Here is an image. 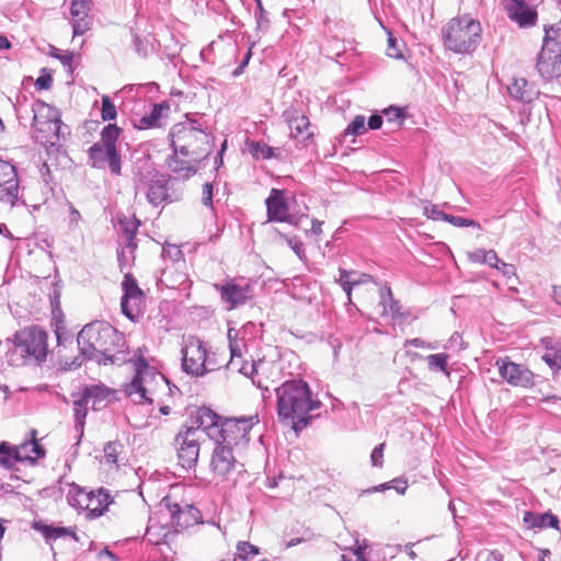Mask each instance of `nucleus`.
I'll return each mask as SVG.
<instances>
[{
    "instance_id": "1",
    "label": "nucleus",
    "mask_w": 561,
    "mask_h": 561,
    "mask_svg": "<svg viewBox=\"0 0 561 561\" xmlns=\"http://www.w3.org/2000/svg\"><path fill=\"white\" fill-rule=\"evenodd\" d=\"M277 397V414L280 420H290L293 430L299 432L310 420L308 413L320 407L312 400L309 385L302 379H291L275 388Z\"/></svg>"
},
{
    "instance_id": "2",
    "label": "nucleus",
    "mask_w": 561,
    "mask_h": 561,
    "mask_svg": "<svg viewBox=\"0 0 561 561\" xmlns=\"http://www.w3.org/2000/svg\"><path fill=\"white\" fill-rule=\"evenodd\" d=\"M80 355L98 363H113L124 345V336L105 321H94L83 327L77 337Z\"/></svg>"
},
{
    "instance_id": "3",
    "label": "nucleus",
    "mask_w": 561,
    "mask_h": 561,
    "mask_svg": "<svg viewBox=\"0 0 561 561\" xmlns=\"http://www.w3.org/2000/svg\"><path fill=\"white\" fill-rule=\"evenodd\" d=\"M169 138L175 153L192 157L194 161L206 159L214 146V138L208 133L206 123L201 118H191L188 115L185 121L171 127Z\"/></svg>"
},
{
    "instance_id": "4",
    "label": "nucleus",
    "mask_w": 561,
    "mask_h": 561,
    "mask_svg": "<svg viewBox=\"0 0 561 561\" xmlns=\"http://www.w3.org/2000/svg\"><path fill=\"white\" fill-rule=\"evenodd\" d=\"M481 34L480 22L470 15L454 18L442 28L445 47L457 54H469L476 50L480 44Z\"/></svg>"
},
{
    "instance_id": "5",
    "label": "nucleus",
    "mask_w": 561,
    "mask_h": 561,
    "mask_svg": "<svg viewBox=\"0 0 561 561\" xmlns=\"http://www.w3.org/2000/svg\"><path fill=\"white\" fill-rule=\"evenodd\" d=\"M122 129L116 124H107L101 131V139L88 150L89 164L94 169L108 167L114 175L122 173V157L117 141Z\"/></svg>"
},
{
    "instance_id": "6",
    "label": "nucleus",
    "mask_w": 561,
    "mask_h": 561,
    "mask_svg": "<svg viewBox=\"0 0 561 561\" xmlns=\"http://www.w3.org/2000/svg\"><path fill=\"white\" fill-rule=\"evenodd\" d=\"M536 68L545 80L561 77V22L545 26V37Z\"/></svg>"
},
{
    "instance_id": "7",
    "label": "nucleus",
    "mask_w": 561,
    "mask_h": 561,
    "mask_svg": "<svg viewBox=\"0 0 561 561\" xmlns=\"http://www.w3.org/2000/svg\"><path fill=\"white\" fill-rule=\"evenodd\" d=\"M14 351L25 360L41 364L48 355V334L37 325L25 327L13 335Z\"/></svg>"
},
{
    "instance_id": "8",
    "label": "nucleus",
    "mask_w": 561,
    "mask_h": 561,
    "mask_svg": "<svg viewBox=\"0 0 561 561\" xmlns=\"http://www.w3.org/2000/svg\"><path fill=\"white\" fill-rule=\"evenodd\" d=\"M169 385V380L149 364L140 358L136 363V375L129 383L125 385V393L135 403L152 402L148 397L154 391L153 385Z\"/></svg>"
},
{
    "instance_id": "9",
    "label": "nucleus",
    "mask_w": 561,
    "mask_h": 561,
    "mask_svg": "<svg viewBox=\"0 0 561 561\" xmlns=\"http://www.w3.org/2000/svg\"><path fill=\"white\" fill-rule=\"evenodd\" d=\"M69 486L68 503L76 508L87 511L90 517L101 516L112 503L110 492L103 488L87 492L75 483Z\"/></svg>"
},
{
    "instance_id": "10",
    "label": "nucleus",
    "mask_w": 561,
    "mask_h": 561,
    "mask_svg": "<svg viewBox=\"0 0 561 561\" xmlns=\"http://www.w3.org/2000/svg\"><path fill=\"white\" fill-rule=\"evenodd\" d=\"M243 463L234 455V449L227 445H217L211 453L210 472L217 482L236 483L238 476L244 471Z\"/></svg>"
},
{
    "instance_id": "11",
    "label": "nucleus",
    "mask_w": 561,
    "mask_h": 561,
    "mask_svg": "<svg viewBox=\"0 0 561 561\" xmlns=\"http://www.w3.org/2000/svg\"><path fill=\"white\" fill-rule=\"evenodd\" d=\"M257 423V416L241 419H225L221 422L220 433L215 439L217 445H227L231 449L244 447L250 440V432Z\"/></svg>"
},
{
    "instance_id": "12",
    "label": "nucleus",
    "mask_w": 561,
    "mask_h": 561,
    "mask_svg": "<svg viewBox=\"0 0 561 561\" xmlns=\"http://www.w3.org/2000/svg\"><path fill=\"white\" fill-rule=\"evenodd\" d=\"M150 168H147L146 174L141 170H138L135 173V182L137 190L140 188V185L147 186L146 197L152 206L157 207L165 203H172L179 198L178 196L173 197L169 192V179L158 173L152 176H150Z\"/></svg>"
},
{
    "instance_id": "13",
    "label": "nucleus",
    "mask_w": 561,
    "mask_h": 561,
    "mask_svg": "<svg viewBox=\"0 0 561 561\" xmlns=\"http://www.w3.org/2000/svg\"><path fill=\"white\" fill-rule=\"evenodd\" d=\"M201 431L193 426L181 430L174 437L179 463L184 469L196 466L201 449Z\"/></svg>"
},
{
    "instance_id": "14",
    "label": "nucleus",
    "mask_w": 561,
    "mask_h": 561,
    "mask_svg": "<svg viewBox=\"0 0 561 561\" xmlns=\"http://www.w3.org/2000/svg\"><path fill=\"white\" fill-rule=\"evenodd\" d=\"M122 289L124 291L121 300L122 312L131 321H136L142 313L145 294L130 273L125 274Z\"/></svg>"
},
{
    "instance_id": "15",
    "label": "nucleus",
    "mask_w": 561,
    "mask_h": 561,
    "mask_svg": "<svg viewBox=\"0 0 561 561\" xmlns=\"http://www.w3.org/2000/svg\"><path fill=\"white\" fill-rule=\"evenodd\" d=\"M207 352L203 342L198 339H191L182 348V366L185 373L192 376H203L214 368L207 367Z\"/></svg>"
},
{
    "instance_id": "16",
    "label": "nucleus",
    "mask_w": 561,
    "mask_h": 561,
    "mask_svg": "<svg viewBox=\"0 0 561 561\" xmlns=\"http://www.w3.org/2000/svg\"><path fill=\"white\" fill-rule=\"evenodd\" d=\"M214 287L219 291L222 302L228 305V310L244 305L252 297L251 285L241 279L233 278L225 284H215Z\"/></svg>"
},
{
    "instance_id": "17",
    "label": "nucleus",
    "mask_w": 561,
    "mask_h": 561,
    "mask_svg": "<svg viewBox=\"0 0 561 561\" xmlns=\"http://www.w3.org/2000/svg\"><path fill=\"white\" fill-rule=\"evenodd\" d=\"M267 222H286L297 225V218L290 214L289 205L285 197V191L272 188L265 199Z\"/></svg>"
},
{
    "instance_id": "18",
    "label": "nucleus",
    "mask_w": 561,
    "mask_h": 561,
    "mask_svg": "<svg viewBox=\"0 0 561 561\" xmlns=\"http://www.w3.org/2000/svg\"><path fill=\"white\" fill-rule=\"evenodd\" d=\"M496 366L500 376L511 386L529 388L534 385V374L524 365L511 362L507 357L499 358Z\"/></svg>"
},
{
    "instance_id": "19",
    "label": "nucleus",
    "mask_w": 561,
    "mask_h": 561,
    "mask_svg": "<svg viewBox=\"0 0 561 561\" xmlns=\"http://www.w3.org/2000/svg\"><path fill=\"white\" fill-rule=\"evenodd\" d=\"M19 178L16 169L0 159V202L14 206L19 199Z\"/></svg>"
},
{
    "instance_id": "20",
    "label": "nucleus",
    "mask_w": 561,
    "mask_h": 561,
    "mask_svg": "<svg viewBox=\"0 0 561 561\" xmlns=\"http://www.w3.org/2000/svg\"><path fill=\"white\" fill-rule=\"evenodd\" d=\"M91 0H70V24L73 36L87 33L92 24Z\"/></svg>"
},
{
    "instance_id": "21",
    "label": "nucleus",
    "mask_w": 561,
    "mask_h": 561,
    "mask_svg": "<svg viewBox=\"0 0 561 561\" xmlns=\"http://www.w3.org/2000/svg\"><path fill=\"white\" fill-rule=\"evenodd\" d=\"M504 7L508 18L520 27H529L536 24L537 12L527 0H504Z\"/></svg>"
},
{
    "instance_id": "22",
    "label": "nucleus",
    "mask_w": 561,
    "mask_h": 561,
    "mask_svg": "<svg viewBox=\"0 0 561 561\" xmlns=\"http://www.w3.org/2000/svg\"><path fill=\"white\" fill-rule=\"evenodd\" d=\"M171 514L172 524L176 531H182L188 527L202 523L201 512L193 505L185 504L181 506L178 503L168 505Z\"/></svg>"
},
{
    "instance_id": "23",
    "label": "nucleus",
    "mask_w": 561,
    "mask_h": 561,
    "mask_svg": "<svg viewBox=\"0 0 561 561\" xmlns=\"http://www.w3.org/2000/svg\"><path fill=\"white\" fill-rule=\"evenodd\" d=\"M224 420L225 419L219 416L209 408L203 407L199 408L196 412L194 421L196 426L193 427L201 431V438L203 437V435H207L211 440L215 442L216 437H218L220 433L219 430L221 427V422H224Z\"/></svg>"
},
{
    "instance_id": "24",
    "label": "nucleus",
    "mask_w": 561,
    "mask_h": 561,
    "mask_svg": "<svg viewBox=\"0 0 561 561\" xmlns=\"http://www.w3.org/2000/svg\"><path fill=\"white\" fill-rule=\"evenodd\" d=\"M27 435L28 438L25 442L21 443L19 446L13 447L12 459L16 461L27 460L34 462L37 459L45 457V449L36 439L37 431L31 430Z\"/></svg>"
},
{
    "instance_id": "25",
    "label": "nucleus",
    "mask_w": 561,
    "mask_h": 561,
    "mask_svg": "<svg viewBox=\"0 0 561 561\" xmlns=\"http://www.w3.org/2000/svg\"><path fill=\"white\" fill-rule=\"evenodd\" d=\"M507 91L513 99L522 103H531L540 94L536 84L525 78H514L507 85Z\"/></svg>"
},
{
    "instance_id": "26",
    "label": "nucleus",
    "mask_w": 561,
    "mask_h": 561,
    "mask_svg": "<svg viewBox=\"0 0 561 561\" xmlns=\"http://www.w3.org/2000/svg\"><path fill=\"white\" fill-rule=\"evenodd\" d=\"M284 118L290 129V135L295 138H309L312 134L309 131V118L297 108H288L284 112Z\"/></svg>"
},
{
    "instance_id": "27",
    "label": "nucleus",
    "mask_w": 561,
    "mask_h": 561,
    "mask_svg": "<svg viewBox=\"0 0 561 561\" xmlns=\"http://www.w3.org/2000/svg\"><path fill=\"white\" fill-rule=\"evenodd\" d=\"M559 524L558 516L551 512H525L523 517V525L526 529H543L549 527L559 530Z\"/></svg>"
},
{
    "instance_id": "28",
    "label": "nucleus",
    "mask_w": 561,
    "mask_h": 561,
    "mask_svg": "<svg viewBox=\"0 0 561 561\" xmlns=\"http://www.w3.org/2000/svg\"><path fill=\"white\" fill-rule=\"evenodd\" d=\"M82 394L92 404L93 410H101L110 402L112 390L102 385H89L82 389Z\"/></svg>"
},
{
    "instance_id": "29",
    "label": "nucleus",
    "mask_w": 561,
    "mask_h": 561,
    "mask_svg": "<svg viewBox=\"0 0 561 561\" xmlns=\"http://www.w3.org/2000/svg\"><path fill=\"white\" fill-rule=\"evenodd\" d=\"M179 154L173 151V156L168 159V168L179 178L188 179L197 172L202 161H194L192 157H188V160H182Z\"/></svg>"
},
{
    "instance_id": "30",
    "label": "nucleus",
    "mask_w": 561,
    "mask_h": 561,
    "mask_svg": "<svg viewBox=\"0 0 561 561\" xmlns=\"http://www.w3.org/2000/svg\"><path fill=\"white\" fill-rule=\"evenodd\" d=\"M72 407H73V416H75V430L78 433V442L80 443L83 436V430L85 424V417L88 414V407L90 404L89 400L84 398L82 392L72 393Z\"/></svg>"
},
{
    "instance_id": "31",
    "label": "nucleus",
    "mask_w": 561,
    "mask_h": 561,
    "mask_svg": "<svg viewBox=\"0 0 561 561\" xmlns=\"http://www.w3.org/2000/svg\"><path fill=\"white\" fill-rule=\"evenodd\" d=\"M119 229L125 238V244L129 253L133 254L137 248L135 237L138 230L139 221L137 219L124 218L118 221Z\"/></svg>"
},
{
    "instance_id": "32",
    "label": "nucleus",
    "mask_w": 561,
    "mask_h": 561,
    "mask_svg": "<svg viewBox=\"0 0 561 561\" xmlns=\"http://www.w3.org/2000/svg\"><path fill=\"white\" fill-rule=\"evenodd\" d=\"M170 105L168 102H161L153 104L151 112L147 115H144L139 119L138 128H153L160 126V118L162 116L163 111H168Z\"/></svg>"
},
{
    "instance_id": "33",
    "label": "nucleus",
    "mask_w": 561,
    "mask_h": 561,
    "mask_svg": "<svg viewBox=\"0 0 561 561\" xmlns=\"http://www.w3.org/2000/svg\"><path fill=\"white\" fill-rule=\"evenodd\" d=\"M33 528L39 531L47 542L54 541L58 538L66 536H75L68 528L66 527H56L51 525H46L43 522H35L33 524Z\"/></svg>"
},
{
    "instance_id": "34",
    "label": "nucleus",
    "mask_w": 561,
    "mask_h": 561,
    "mask_svg": "<svg viewBox=\"0 0 561 561\" xmlns=\"http://www.w3.org/2000/svg\"><path fill=\"white\" fill-rule=\"evenodd\" d=\"M265 366L264 362H242L241 366L238 368L239 373L242 375L250 377L252 379V382L256 385L260 389L263 391H268V387L265 386L262 380L259 378V373L262 370Z\"/></svg>"
},
{
    "instance_id": "35",
    "label": "nucleus",
    "mask_w": 561,
    "mask_h": 561,
    "mask_svg": "<svg viewBox=\"0 0 561 561\" xmlns=\"http://www.w3.org/2000/svg\"><path fill=\"white\" fill-rule=\"evenodd\" d=\"M380 316L385 317L389 312L392 314L393 318H398L401 316L400 313V304L399 301L393 299L392 293L390 288H387L385 293L381 294V300L379 302Z\"/></svg>"
},
{
    "instance_id": "36",
    "label": "nucleus",
    "mask_w": 561,
    "mask_h": 561,
    "mask_svg": "<svg viewBox=\"0 0 561 561\" xmlns=\"http://www.w3.org/2000/svg\"><path fill=\"white\" fill-rule=\"evenodd\" d=\"M61 125L62 123L60 118L55 114L49 116L45 122H42L36 114L33 117V126L38 131L54 133L56 136H58Z\"/></svg>"
},
{
    "instance_id": "37",
    "label": "nucleus",
    "mask_w": 561,
    "mask_h": 561,
    "mask_svg": "<svg viewBox=\"0 0 561 561\" xmlns=\"http://www.w3.org/2000/svg\"><path fill=\"white\" fill-rule=\"evenodd\" d=\"M170 530L161 525H149L146 531V539L149 543L159 546L167 542Z\"/></svg>"
},
{
    "instance_id": "38",
    "label": "nucleus",
    "mask_w": 561,
    "mask_h": 561,
    "mask_svg": "<svg viewBox=\"0 0 561 561\" xmlns=\"http://www.w3.org/2000/svg\"><path fill=\"white\" fill-rule=\"evenodd\" d=\"M449 355L446 353L432 354L426 357L427 366L431 371H440L449 376L448 370Z\"/></svg>"
},
{
    "instance_id": "39",
    "label": "nucleus",
    "mask_w": 561,
    "mask_h": 561,
    "mask_svg": "<svg viewBox=\"0 0 561 561\" xmlns=\"http://www.w3.org/2000/svg\"><path fill=\"white\" fill-rule=\"evenodd\" d=\"M122 449L123 445L118 440L108 442L103 449L105 462L107 465L117 466L118 455L121 454Z\"/></svg>"
},
{
    "instance_id": "40",
    "label": "nucleus",
    "mask_w": 561,
    "mask_h": 561,
    "mask_svg": "<svg viewBox=\"0 0 561 561\" xmlns=\"http://www.w3.org/2000/svg\"><path fill=\"white\" fill-rule=\"evenodd\" d=\"M366 130L365 117L363 115H357L344 130L343 137L359 136L365 134Z\"/></svg>"
},
{
    "instance_id": "41",
    "label": "nucleus",
    "mask_w": 561,
    "mask_h": 561,
    "mask_svg": "<svg viewBox=\"0 0 561 561\" xmlns=\"http://www.w3.org/2000/svg\"><path fill=\"white\" fill-rule=\"evenodd\" d=\"M117 116V111L115 104L112 102L108 95L102 96V108H101V117L103 121H113Z\"/></svg>"
},
{
    "instance_id": "42",
    "label": "nucleus",
    "mask_w": 561,
    "mask_h": 561,
    "mask_svg": "<svg viewBox=\"0 0 561 561\" xmlns=\"http://www.w3.org/2000/svg\"><path fill=\"white\" fill-rule=\"evenodd\" d=\"M237 553L241 560H249L259 553V548L248 541H240L237 545Z\"/></svg>"
},
{
    "instance_id": "43",
    "label": "nucleus",
    "mask_w": 561,
    "mask_h": 561,
    "mask_svg": "<svg viewBox=\"0 0 561 561\" xmlns=\"http://www.w3.org/2000/svg\"><path fill=\"white\" fill-rule=\"evenodd\" d=\"M161 255L164 260H169L172 263H176L183 260V252L180 247L171 243H165L163 245Z\"/></svg>"
},
{
    "instance_id": "44",
    "label": "nucleus",
    "mask_w": 561,
    "mask_h": 561,
    "mask_svg": "<svg viewBox=\"0 0 561 561\" xmlns=\"http://www.w3.org/2000/svg\"><path fill=\"white\" fill-rule=\"evenodd\" d=\"M393 488L398 493L403 494L408 488L407 481L394 479L391 482L382 483L378 486L367 490V492H376Z\"/></svg>"
},
{
    "instance_id": "45",
    "label": "nucleus",
    "mask_w": 561,
    "mask_h": 561,
    "mask_svg": "<svg viewBox=\"0 0 561 561\" xmlns=\"http://www.w3.org/2000/svg\"><path fill=\"white\" fill-rule=\"evenodd\" d=\"M383 114L389 123H397L399 126L404 121V113L400 107L390 106L383 111Z\"/></svg>"
},
{
    "instance_id": "46",
    "label": "nucleus",
    "mask_w": 561,
    "mask_h": 561,
    "mask_svg": "<svg viewBox=\"0 0 561 561\" xmlns=\"http://www.w3.org/2000/svg\"><path fill=\"white\" fill-rule=\"evenodd\" d=\"M444 221H447L455 227H477V228L480 227L479 222H477L472 219L453 216V215H448V214H446V218H444Z\"/></svg>"
},
{
    "instance_id": "47",
    "label": "nucleus",
    "mask_w": 561,
    "mask_h": 561,
    "mask_svg": "<svg viewBox=\"0 0 561 561\" xmlns=\"http://www.w3.org/2000/svg\"><path fill=\"white\" fill-rule=\"evenodd\" d=\"M133 44L138 56L146 58L149 55V45L139 35H133Z\"/></svg>"
},
{
    "instance_id": "48",
    "label": "nucleus",
    "mask_w": 561,
    "mask_h": 561,
    "mask_svg": "<svg viewBox=\"0 0 561 561\" xmlns=\"http://www.w3.org/2000/svg\"><path fill=\"white\" fill-rule=\"evenodd\" d=\"M135 259L134 253L130 254L128 249L126 248V244L117 250V261L119 268L123 271L125 267H127L130 262Z\"/></svg>"
},
{
    "instance_id": "49",
    "label": "nucleus",
    "mask_w": 561,
    "mask_h": 561,
    "mask_svg": "<svg viewBox=\"0 0 561 561\" xmlns=\"http://www.w3.org/2000/svg\"><path fill=\"white\" fill-rule=\"evenodd\" d=\"M287 244L291 248L295 254L304 260L306 257L304 243L297 237H288L286 238Z\"/></svg>"
},
{
    "instance_id": "50",
    "label": "nucleus",
    "mask_w": 561,
    "mask_h": 561,
    "mask_svg": "<svg viewBox=\"0 0 561 561\" xmlns=\"http://www.w3.org/2000/svg\"><path fill=\"white\" fill-rule=\"evenodd\" d=\"M543 362L552 369H561V356L556 352H547L542 356Z\"/></svg>"
},
{
    "instance_id": "51",
    "label": "nucleus",
    "mask_w": 561,
    "mask_h": 561,
    "mask_svg": "<svg viewBox=\"0 0 561 561\" xmlns=\"http://www.w3.org/2000/svg\"><path fill=\"white\" fill-rule=\"evenodd\" d=\"M253 154H261L263 159H270L273 157V148L261 142H254L252 145Z\"/></svg>"
},
{
    "instance_id": "52",
    "label": "nucleus",
    "mask_w": 561,
    "mask_h": 561,
    "mask_svg": "<svg viewBox=\"0 0 561 561\" xmlns=\"http://www.w3.org/2000/svg\"><path fill=\"white\" fill-rule=\"evenodd\" d=\"M383 449H385V444H379L378 446H376L373 451H371V455H370V461H371V465L374 467H382L383 465Z\"/></svg>"
},
{
    "instance_id": "53",
    "label": "nucleus",
    "mask_w": 561,
    "mask_h": 561,
    "mask_svg": "<svg viewBox=\"0 0 561 561\" xmlns=\"http://www.w3.org/2000/svg\"><path fill=\"white\" fill-rule=\"evenodd\" d=\"M424 215L433 220H444L446 218V213L439 210L435 205L425 206Z\"/></svg>"
},
{
    "instance_id": "54",
    "label": "nucleus",
    "mask_w": 561,
    "mask_h": 561,
    "mask_svg": "<svg viewBox=\"0 0 561 561\" xmlns=\"http://www.w3.org/2000/svg\"><path fill=\"white\" fill-rule=\"evenodd\" d=\"M213 191H214V187H213V184L209 183V182H206L204 185H203V197H202V203L204 206L206 207H213Z\"/></svg>"
},
{
    "instance_id": "55",
    "label": "nucleus",
    "mask_w": 561,
    "mask_h": 561,
    "mask_svg": "<svg viewBox=\"0 0 561 561\" xmlns=\"http://www.w3.org/2000/svg\"><path fill=\"white\" fill-rule=\"evenodd\" d=\"M229 350H230V366H234L237 363V359H241V347L237 339L234 341H231L229 343Z\"/></svg>"
},
{
    "instance_id": "56",
    "label": "nucleus",
    "mask_w": 561,
    "mask_h": 561,
    "mask_svg": "<svg viewBox=\"0 0 561 561\" xmlns=\"http://www.w3.org/2000/svg\"><path fill=\"white\" fill-rule=\"evenodd\" d=\"M484 255L483 263L488 264L490 267L497 268L501 265V260L499 259L496 252L494 250H486Z\"/></svg>"
},
{
    "instance_id": "57",
    "label": "nucleus",
    "mask_w": 561,
    "mask_h": 561,
    "mask_svg": "<svg viewBox=\"0 0 561 561\" xmlns=\"http://www.w3.org/2000/svg\"><path fill=\"white\" fill-rule=\"evenodd\" d=\"M340 277L336 279V282L343 286L347 284H354L353 276L357 275V272L355 271H347L344 268H340Z\"/></svg>"
},
{
    "instance_id": "58",
    "label": "nucleus",
    "mask_w": 561,
    "mask_h": 561,
    "mask_svg": "<svg viewBox=\"0 0 561 561\" xmlns=\"http://www.w3.org/2000/svg\"><path fill=\"white\" fill-rule=\"evenodd\" d=\"M408 346H415V347L430 348V350L437 348V345H435L433 343L425 342L424 340L419 339V337L407 340L404 342V347H408Z\"/></svg>"
},
{
    "instance_id": "59",
    "label": "nucleus",
    "mask_w": 561,
    "mask_h": 561,
    "mask_svg": "<svg viewBox=\"0 0 561 561\" xmlns=\"http://www.w3.org/2000/svg\"><path fill=\"white\" fill-rule=\"evenodd\" d=\"M497 270L506 277L515 276L516 268L513 264H508L505 262H501V265L497 267Z\"/></svg>"
},
{
    "instance_id": "60",
    "label": "nucleus",
    "mask_w": 561,
    "mask_h": 561,
    "mask_svg": "<svg viewBox=\"0 0 561 561\" xmlns=\"http://www.w3.org/2000/svg\"><path fill=\"white\" fill-rule=\"evenodd\" d=\"M251 56H252V53H251V49H249L247 51L244 58L240 62V65L233 70L232 75L234 77H238V76H240L243 72V69L248 66Z\"/></svg>"
},
{
    "instance_id": "61",
    "label": "nucleus",
    "mask_w": 561,
    "mask_h": 561,
    "mask_svg": "<svg viewBox=\"0 0 561 561\" xmlns=\"http://www.w3.org/2000/svg\"><path fill=\"white\" fill-rule=\"evenodd\" d=\"M382 125V117L378 114H374L368 118V127L370 129H378Z\"/></svg>"
},
{
    "instance_id": "62",
    "label": "nucleus",
    "mask_w": 561,
    "mask_h": 561,
    "mask_svg": "<svg viewBox=\"0 0 561 561\" xmlns=\"http://www.w3.org/2000/svg\"><path fill=\"white\" fill-rule=\"evenodd\" d=\"M388 55L390 57H399L400 50L397 47V41L393 37H389L388 39Z\"/></svg>"
},
{
    "instance_id": "63",
    "label": "nucleus",
    "mask_w": 561,
    "mask_h": 561,
    "mask_svg": "<svg viewBox=\"0 0 561 561\" xmlns=\"http://www.w3.org/2000/svg\"><path fill=\"white\" fill-rule=\"evenodd\" d=\"M50 84H51L50 76H42V77L37 78V80H36V87L39 90L49 89Z\"/></svg>"
},
{
    "instance_id": "64",
    "label": "nucleus",
    "mask_w": 561,
    "mask_h": 561,
    "mask_svg": "<svg viewBox=\"0 0 561 561\" xmlns=\"http://www.w3.org/2000/svg\"><path fill=\"white\" fill-rule=\"evenodd\" d=\"M353 280H354V285L356 286L359 284L371 282L373 276L369 274H366V273H362V274L357 273V275L353 276Z\"/></svg>"
}]
</instances>
